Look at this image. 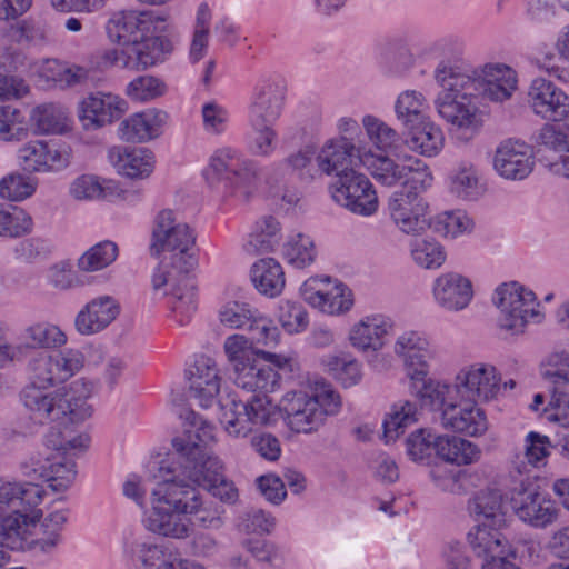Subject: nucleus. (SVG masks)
<instances>
[{
  "label": "nucleus",
  "mask_w": 569,
  "mask_h": 569,
  "mask_svg": "<svg viewBox=\"0 0 569 569\" xmlns=\"http://www.w3.org/2000/svg\"><path fill=\"white\" fill-rule=\"evenodd\" d=\"M328 370L345 387L356 385L361 378L360 365L348 355L332 356L327 360Z\"/></svg>",
  "instance_id": "obj_57"
},
{
  "label": "nucleus",
  "mask_w": 569,
  "mask_h": 569,
  "mask_svg": "<svg viewBox=\"0 0 569 569\" xmlns=\"http://www.w3.org/2000/svg\"><path fill=\"white\" fill-rule=\"evenodd\" d=\"M204 177L210 184L226 180L241 199H247L256 186V172L251 163L231 148H221L213 153Z\"/></svg>",
  "instance_id": "obj_9"
},
{
  "label": "nucleus",
  "mask_w": 569,
  "mask_h": 569,
  "mask_svg": "<svg viewBox=\"0 0 569 569\" xmlns=\"http://www.w3.org/2000/svg\"><path fill=\"white\" fill-rule=\"evenodd\" d=\"M417 406L410 401L395 405L383 422L385 437L388 440L398 438L406 427L417 421Z\"/></svg>",
  "instance_id": "obj_49"
},
{
  "label": "nucleus",
  "mask_w": 569,
  "mask_h": 569,
  "mask_svg": "<svg viewBox=\"0 0 569 569\" xmlns=\"http://www.w3.org/2000/svg\"><path fill=\"white\" fill-rule=\"evenodd\" d=\"M283 254L293 267L305 268L313 262L316 251L309 237L298 234L284 246Z\"/></svg>",
  "instance_id": "obj_58"
},
{
  "label": "nucleus",
  "mask_w": 569,
  "mask_h": 569,
  "mask_svg": "<svg viewBox=\"0 0 569 569\" xmlns=\"http://www.w3.org/2000/svg\"><path fill=\"white\" fill-rule=\"evenodd\" d=\"M119 302L110 296H101L88 302L76 318L80 333L93 335L106 329L120 315Z\"/></svg>",
  "instance_id": "obj_27"
},
{
  "label": "nucleus",
  "mask_w": 569,
  "mask_h": 569,
  "mask_svg": "<svg viewBox=\"0 0 569 569\" xmlns=\"http://www.w3.org/2000/svg\"><path fill=\"white\" fill-rule=\"evenodd\" d=\"M445 429L470 437L482 436L488 430V419L476 401L462 398L448 403L441 415Z\"/></svg>",
  "instance_id": "obj_20"
},
{
  "label": "nucleus",
  "mask_w": 569,
  "mask_h": 569,
  "mask_svg": "<svg viewBox=\"0 0 569 569\" xmlns=\"http://www.w3.org/2000/svg\"><path fill=\"white\" fill-rule=\"evenodd\" d=\"M507 501L499 489L487 488L475 497V512L485 517L486 521L501 525L506 513Z\"/></svg>",
  "instance_id": "obj_47"
},
{
  "label": "nucleus",
  "mask_w": 569,
  "mask_h": 569,
  "mask_svg": "<svg viewBox=\"0 0 569 569\" xmlns=\"http://www.w3.org/2000/svg\"><path fill=\"white\" fill-rule=\"evenodd\" d=\"M528 103L537 116L549 121H561L569 116L568 94L545 78H537L531 82Z\"/></svg>",
  "instance_id": "obj_19"
},
{
  "label": "nucleus",
  "mask_w": 569,
  "mask_h": 569,
  "mask_svg": "<svg viewBox=\"0 0 569 569\" xmlns=\"http://www.w3.org/2000/svg\"><path fill=\"white\" fill-rule=\"evenodd\" d=\"M166 120L167 113L154 109L134 113L120 123V137L131 142L151 140L158 137Z\"/></svg>",
  "instance_id": "obj_33"
},
{
  "label": "nucleus",
  "mask_w": 569,
  "mask_h": 569,
  "mask_svg": "<svg viewBox=\"0 0 569 569\" xmlns=\"http://www.w3.org/2000/svg\"><path fill=\"white\" fill-rule=\"evenodd\" d=\"M97 390V383L92 379L80 377L73 381V423L90 418L93 407L89 400Z\"/></svg>",
  "instance_id": "obj_54"
},
{
  "label": "nucleus",
  "mask_w": 569,
  "mask_h": 569,
  "mask_svg": "<svg viewBox=\"0 0 569 569\" xmlns=\"http://www.w3.org/2000/svg\"><path fill=\"white\" fill-rule=\"evenodd\" d=\"M108 159L120 174L130 179H147L156 168V157L147 148L114 146L108 150Z\"/></svg>",
  "instance_id": "obj_24"
},
{
  "label": "nucleus",
  "mask_w": 569,
  "mask_h": 569,
  "mask_svg": "<svg viewBox=\"0 0 569 569\" xmlns=\"http://www.w3.org/2000/svg\"><path fill=\"white\" fill-rule=\"evenodd\" d=\"M498 306L501 309V326L508 330H520L530 321H539L541 315L535 293L516 282L505 283L497 289Z\"/></svg>",
  "instance_id": "obj_13"
},
{
  "label": "nucleus",
  "mask_w": 569,
  "mask_h": 569,
  "mask_svg": "<svg viewBox=\"0 0 569 569\" xmlns=\"http://www.w3.org/2000/svg\"><path fill=\"white\" fill-rule=\"evenodd\" d=\"M159 56L157 39H137L120 52L113 51L108 59L112 64H118L131 70H143L153 66Z\"/></svg>",
  "instance_id": "obj_34"
},
{
  "label": "nucleus",
  "mask_w": 569,
  "mask_h": 569,
  "mask_svg": "<svg viewBox=\"0 0 569 569\" xmlns=\"http://www.w3.org/2000/svg\"><path fill=\"white\" fill-rule=\"evenodd\" d=\"M408 128L406 143L410 149L428 157L435 156L441 150L445 141L443 133L435 123L423 119Z\"/></svg>",
  "instance_id": "obj_42"
},
{
  "label": "nucleus",
  "mask_w": 569,
  "mask_h": 569,
  "mask_svg": "<svg viewBox=\"0 0 569 569\" xmlns=\"http://www.w3.org/2000/svg\"><path fill=\"white\" fill-rule=\"evenodd\" d=\"M42 500V490L36 483L22 487L16 482L0 480V546L9 549L29 548L41 551L51 550L58 542V536L43 538L44 526L39 517L29 518L14 512L4 516L6 508L24 503L37 505Z\"/></svg>",
  "instance_id": "obj_2"
},
{
  "label": "nucleus",
  "mask_w": 569,
  "mask_h": 569,
  "mask_svg": "<svg viewBox=\"0 0 569 569\" xmlns=\"http://www.w3.org/2000/svg\"><path fill=\"white\" fill-rule=\"evenodd\" d=\"M396 352L406 363L407 375L413 381H420L428 373L427 359L435 356L427 337L418 331H408L401 335L396 343Z\"/></svg>",
  "instance_id": "obj_21"
},
{
  "label": "nucleus",
  "mask_w": 569,
  "mask_h": 569,
  "mask_svg": "<svg viewBox=\"0 0 569 569\" xmlns=\"http://www.w3.org/2000/svg\"><path fill=\"white\" fill-rule=\"evenodd\" d=\"M541 373L553 386L550 403L557 408L569 407V355H551Z\"/></svg>",
  "instance_id": "obj_37"
},
{
  "label": "nucleus",
  "mask_w": 569,
  "mask_h": 569,
  "mask_svg": "<svg viewBox=\"0 0 569 569\" xmlns=\"http://www.w3.org/2000/svg\"><path fill=\"white\" fill-rule=\"evenodd\" d=\"M251 278L256 288L269 297L280 295L286 284L282 267L273 258H263L257 261L252 267Z\"/></svg>",
  "instance_id": "obj_43"
},
{
  "label": "nucleus",
  "mask_w": 569,
  "mask_h": 569,
  "mask_svg": "<svg viewBox=\"0 0 569 569\" xmlns=\"http://www.w3.org/2000/svg\"><path fill=\"white\" fill-rule=\"evenodd\" d=\"M20 166L29 172H48L61 170L69 164L66 151L42 140L24 143L18 151Z\"/></svg>",
  "instance_id": "obj_22"
},
{
  "label": "nucleus",
  "mask_w": 569,
  "mask_h": 569,
  "mask_svg": "<svg viewBox=\"0 0 569 569\" xmlns=\"http://www.w3.org/2000/svg\"><path fill=\"white\" fill-rule=\"evenodd\" d=\"M166 84L152 76H141L132 80L126 90L129 98L136 101H149L162 96Z\"/></svg>",
  "instance_id": "obj_61"
},
{
  "label": "nucleus",
  "mask_w": 569,
  "mask_h": 569,
  "mask_svg": "<svg viewBox=\"0 0 569 569\" xmlns=\"http://www.w3.org/2000/svg\"><path fill=\"white\" fill-rule=\"evenodd\" d=\"M212 12L208 3L199 6L193 24L192 40L190 44V59L198 62L207 52L209 46L210 24Z\"/></svg>",
  "instance_id": "obj_48"
},
{
  "label": "nucleus",
  "mask_w": 569,
  "mask_h": 569,
  "mask_svg": "<svg viewBox=\"0 0 569 569\" xmlns=\"http://www.w3.org/2000/svg\"><path fill=\"white\" fill-rule=\"evenodd\" d=\"M428 104L422 93L408 90L398 97L396 102V112L399 119H402L408 127L425 119V111Z\"/></svg>",
  "instance_id": "obj_52"
},
{
  "label": "nucleus",
  "mask_w": 569,
  "mask_h": 569,
  "mask_svg": "<svg viewBox=\"0 0 569 569\" xmlns=\"http://www.w3.org/2000/svg\"><path fill=\"white\" fill-rule=\"evenodd\" d=\"M247 329L250 333L249 340L253 346L273 348L280 341V332L273 321L254 311Z\"/></svg>",
  "instance_id": "obj_51"
},
{
  "label": "nucleus",
  "mask_w": 569,
  "mask_h": 569,
  "mask_svg": "<svg viewBox=\"0 0 569 569\" xmlns=\"http://www.w3.org/2000/svg\"><path fill=\"white\" fill-rule=\"evenodd\" d=\"M468 540L478 557L486 560L492 557H503L512 555L511 547L498 528L491 527L488 522H482L468 533Z\"/></svg>",
  "instance_id": "obj_35"
},
{
  "label": "nucleus",
  "mask_w": 569,
  "mask_h": 569,
  "mask_svg": "<svg viewBox=\"0 0 569 569\" xmlns=\"http://www.w3.org/2000/svg\"><path fill=\"white\" fill-rule=\"evenodd\" d=\"M433 296L437 302L449 310L466 308L472 296V286L469 279L455 272L439 276L433 286Z\"/></svg>",
  "instance_id": "obj_30"
},
{
  "label": "nucleus",
  "mask_w": 569,
  "mask_h": 569,
  "mask_svg": "<svg viewBox=\"0 0 569 569\" xmlns=\"http://www.w3.org/2000/svg\"><path fill=\"white\" fill-rule=\"evenodd\" d=\"M217 442L214 427L193 411L186 417L182 437H176L172 446L178 455L182 472L190 471L191 465H207L209 458H218L212 446Z\"/></svg>",
  "instance_id": "obj_8"
},
{
  "label": "nucleus",
  "mask_w": 569,
  "mask_h": 569,
  "mask_svg": "<svg viewBox=\"0 0 569 569\" xmlns=\"http://www.w3.org/2000/svg\"><path fill=\"white\" fill-rule=\"evenodd\" d=\"M501 390V378L493 366L473 365L457 376L456 391L472 401H489Z\"/></svg>",
  "instance_id": "obj_18"
},
{
  "label": "nucleus",
  "mask_w": 569,
  "mask_h": 569,
  "mask_svg": "<svg viewBox=\"0 0 569 569\" xmlns=\"http://www.w3.org/2000/svg\"><path fill=\"white\" fill-rule=\"evenodd\" d=\"M191 512L182 510H160L153 505V511L148 519V528L161 536L181 539L188 537L191 528Z\"/></svg>",
  "instance_id": "obj_40"
},
{
  "label": "nucleus",
  "mask_w": 569,
  "mask_h": 569,
  "mask_svg": "<svg viewBox=\"0 0 569 569\" xmlns=\"http://www.w3.org/2000/svg\"><path fill=\"white\" fill-rule=\"evenodd\" d=\"M284 104V88L274 82L259 84L249 107V121L274 123Z\"/></svg>",
  "instance_id": "obj_29"
},
{
  "label": "nucleus",
  "mask_w": 569,
  "mask_h": 569,
  "mask_svg": "<svg viewBox=\"0 0 569 569\" xmlns=\"http://www.w3.org/2000/svg\"><path fill=\"white\" fill-rule=\"evenodd\" d=\"M30 123L38 134H62L69 129L68 108L53 102L38 104L30 112Z\"/></svg>",
  "instance_id": "obj_39"
},
{
  "label": "nucleus",
  "mask_w": 569,
  "mask_h": 569,
  "mask_svg": "<svg viewBox=\"0 0 569 569\" xmlns=\"http://www.w3.org/2000/svg\"><path fill=\"white\" fill-rule=\"evenodd\" d=\"M190 392L203 408L214 402L220 390L218 369L209 358L198 359L189 369Z\"/></svg>",
  "instance_id": "obj_31"
},
{
  "label": "nucleus",
  "mask_w": 569,
  "mask_h": 569,
  "mask_svg": "<svg viewBox=\"0 0 569 569\" xmlns=\"http://www.w3.org/2000/svg\"><path fill=\"white\" fill-rule=\"evenodd\" d=\"M147 11H121L112 16L107 24L109 38L123 48L142 37L147 24Z\"/></svg>",
  "instance_id": "obj_36"
},
{
  "label": "nucleus",
  "mask_w": 569,
  "mask_h": 569,
  "mask_svg": "<svg viewBox=\"0 0 569 569\" xmlns=\"http://www.w3.org/2000/svg\"><path fill=\"white\" fill-rule=\"evenodd\" d=\"M70 441L62 437V431L52 428L46 438V443L42 450L31 457V468L33 472L43 478L49 487L58 489L63 487L68 488V483H56L59 479H64V475L69 472V448ZM66 482H69L66 480Z\"/></svg>",
  "instance_id": "obj_12"
},
{
  "label": "nucleus",
  "mask_w": 569,
  "mask_h": 569,
  "mask_svg": "<svg viewBox=\"0 0 569 569\" xmlns=\"http://www.w3.org/2000/svg\"><path fill=\"white\" fill-rule=\"evenodd\" d=\"M435 228L445 237H457L470 232L473 221L462 211L442 212L437 217Z\"/></svg>",
  "instance_id": "obj_62"
},
{
  "label": "nucleus",
  "mask_w": 569,
  "mask_h": 569,
  "mask_svg": "<svg viewBox=\"0 0 569 569\" xmlns=\"http://www.w3.org/2000/svg\"><path fill=\"white\" fill-rule=\"evenodd\" d=\"M279 367L260 358L248 369L236 376V383L247 390L274 391L280 382Z\"/></svg>",
  "instance_id": "obj_41"
},
{
  "label": "nucleus",
  "mask_w": 569,
  "mask_h": 569,
  "mask_svg": "<svg viewBox=\"0 0 569 569\" xmlns=\"http://www.w3.org/2000/svg\"><path fill=\"white\" fill-rule=\"evenodd\" d=\"M531 148L520 141L508 140L501 143L495 157V168L507 179H523L532 170Z\"/></svg>",
  "instance_id": "obj_25"
},
{
  "label": "nucleus",
  "mask_w": 569,
  "mask_h": 569,
  "mask_svg": "<svg viewBox=\"0 0 569 569\" xmlns=\"http://www.w3.org/2000/svg\"><path fill=\"white\" fill-rule=\"evenodd\" d=\"M437 456L447 462L466 466L477 462L481 457V450L468 440L455 436H440Z\"/></svg>",
  "instance_id": "obj_44"
},
{
  "label": "nucleus",
  "mask_w": 569,
  "mask_h": 569,
  "mask_svg": "<svg viewBox=\"0 0 569 569\" xmlns=\"http://www.w3.org/2000/svg\"><path fill=\"white\" fill-rule=\"evenodd\" d=\"M335 201L353 213L370 216L378 209L377 192L367 176L358 171L347 172L330 187Z\"/></svg>",
  "instance_id": "obj_15"
},
{
  "label": "nucleus",
  "mask_w": 569,
  "mask_h": 569,
  "mask_svg": "<svg viewBox=\"0 0 569 569\" xmlns=\"http://www.w3.org/2000/svg\"><path fill=\"white\" fill-rule=\"evenodd\" d=\"M69 361H53L50 357H42L33 363V380L22 392L24 406L39 419L60 420L71 412V399L66 387L53 392L48 391V386L56 381H64L69 378Z\"/></svg>",
  "instance_id": "obj_3"
},
{
  "label": "nucleus",
  "mask_w": 569,
  "mask_h": 569,
  "mask_svg": "<svg viewBox=\"0 0 569 569\" xmlns=\"http://www.w3.org/2000/svg\"><path fill=\"white\" fill-rule=\"evenodd\" d=\"M340 406V396L323 381L315 382L308 391L288 392L282 399L290 429L305 433L318 430Z\"/></svg>",
  "instance_id": "obj_5"
},
{
  "label": "nucleus",
  "mask_w": 569,
  "mask_h": 569,
  "mask_svg": "<svg viewBox=\"0 0 569 569\" xmlns=\"http://www.w3.org/2000/svg\"><path fill=\"white\" fill-rule=\"evenodd\" d=\"M33 221L29 213L20 208L4 210L0 208V236L17 238L31 232Z\"/></svg>",
  "instance_id": "obj_53"
},
{
  "label": "nucleus",
  "mask_w": 569,
  "mask_h": 569,
  "mask_svg": "<svg viewBox=\"0 0 569 569\" xmlns=\"http://www.w3.org/2000/svg\"><path fill=\"white\" fill-rule=\"evenodd\" d=\"M28 133L23 112L11 104L0 106V139L18 141L27 138Z\"/></svg>",
  "instance_id": "obj_50"
},
{
  "label": "nucleus",
  "mask_w": 569,
  "mask_h": 569,
  "mask_svg": "<svg viewBox=\"0 0 569 569\" xmlns=\"http://www.w3.org/2000/svg\"><path fill=\"white\" fill-rule=\"evenodd\" d=\"M302 292L310 306L328 315L345 313L353 306L351 290L341 282H332L329 278L306 282Z\"/></svg>",
  "instance_id": "obj_17"
},
{
  "label": "nucleus",
  "mask_w": 569,
  "mask_h": 569,
  "mask_svg": "<svg viewBox=\"0 0 569 569\" xmlns=\"http://www.w3.org/2000/svg\"><path fill=\"white\" fill-rule=\"evenodd\" d=\"M118 254V246L110 240H104L92 246L78 259V268L84 272L100 271L112 264Z\"/></svg>",
  "instance_id": "obj_46"
},
{
  "label": "nucleus",
  "mask_w": 569,
  "mask_h": 569,
  "mask_svg": "<svg viewBox=\"0 0 569 569\" xmlns=\"http://www.w3.org/2000/svg\"><path fill=\"white\" fill-rule=\"evenodd\" d=\"M436 79L442 91L437 100V109L452 129L476 131L482 123L481 113L473 103L477 82L471 76L457 68L441 66Z\"/></svg>",
  "instance_id": "obj_4"
},
{
  "label": "nucleus",
  "mask_w": 569,
  "mask_h": 569,
  "mask_svg": "<svg viewBox=\"0 0 569 569\" xmlns=\"http://www.w3.org/2000/svg\"><path fill=\"white\" fill-rule=\"evenodd\" d=\"M219 421L232 438H246L256 427L268 426L277 421L279 409L264 393L253 395L247 400L229 393L219 401Z\"/></svg>",
  "instance_id": "obj_6"
},
{
  "label": "nucleus",
  "mask_w": 569,
  "mask_h": 569,
  "mask_svg": "<svg viewBox=\"0 0 569 569\" xmlns=\"http://www.w3.org/2000/svg\"><path fill=\"white\" fill-rule=\"evenodd\" d=\"M359 160L376 180L386 186H395L405 180L403 186L419 184L421 190H426L432 182L427 164L411 156L391 159L386 156L366 154L359 157Z\"/></svg>",
  "instance_id": "obj_7"
},
{
  "label": "nucleus",
  "mask_w": 569,
  "mask_h": 569,
  "mask_svg": "<svg viewBox=\"0 0 569 569\" xmlns=\"http://www.w3.org/2000/svg\"><path fill=\"white\" fill-rule=\"evenodd\" d=\"M419 184L403 186L389 200V212L398 228L418 234L429 227V204L421 196Z\"/></svg>",
  "instance_id": "obj_11"
},
{
  "label": "nucleus",
  "mask_w": 569,
  "mask_h": 569,
  "mask_svg": "<svg viewBox=\"0 0 569 569\" xmlns=\"http://www.w3.org/2000/svg\"><path fill=\"white\" fill-rule=\"evenodd\" d=\"M152 503L160 510H182L194 513L203 525L219 521L217 511L203 507L200 492L192 486L177 479H164L153 491Z\"/></svg>",
  "instance_id": "obj_10"
},
{
  "label": "nucleus",
  "mask_w": 569,
  "mask_h": 569,
  "mask_svg": "<svg viewBox=\"0 0 569 569\" xmlns=\"http://www.w3.org/2000/svg\"><path fill=\"white\" fill-rule=\"evenodd\" d=\"M150 251L153 256L167 253L152 276V287L159 290L170 286L171 310L181 326L187 325L197 310V288L191 276L198 263L196 234L189 224L177 221L171 210H161L154 219Z\"/></svg>",
  "instance_id": "obj_1"
},
{
  "label": "nucleus",
  "mask_w": 569,
  "mask_h": 569,
  "mask_svg": "<svg viewBox=\"0 0 569 569\" xmlns=\"http://www.w3.org/2000/svg\"><path fill=\"white\" fill-rule=\"evenodd\" d=\"M390 329L389 322L379 315L367 316L353 325L349 333L351 345L360 350H377Z\"/></svg>",
  "instance_id": "obj_38"
},
{
  "label": "nucleus",
  "mask_w": 569,
  "mask_h": 569,
  "mask_svg": "<svg viewBox=\"0 0 569 569\" xmlns=\"http://www.w3.org/2000/svg\"><path fill=\"white\" fill-rule=\"evenodd\" d=\"M440 436L431 430L420 429L408 439V452L415 460L429 458L432 452L437 455V445Z\"/></svg>",
  "instance_id": "obj_64"
},
{
  "label": "nucleus",
  "mask_w": 569,
  "mask_h": 569,
  "mask_svg": "<svg viewBox=\"0 0 569 569\" xmlns=\"http://www.w3.org/2000/svg\"><path fill=\"white\" fill-rule=\"evenodd\" d=\"M252 136L250 140V150L257 156H269L276 149L277 132L270 122H260L257 124L254 121H249Z\"/></svg>",
  "instance_id": "obj_63"
},
{
  "label": "nucleus",
  "mask_w": 569,
  "mask_h": 569,
  "mask_svg": "<svg viewBox=\"0 0 569 569\" xmlns=\"http://www.w3.org/2000/svg\"><path fill=\"white\" fill-rule=\"evenodd\" d=\"M477 92L493 101L509 99L517 88V74L506 64L489 63L477 78Z\"/></svg>",
  "instance_id": "obj_28"
},
{
  "label": "nucleus",
  "mask_w": 569,
  "mask_h": 569,
  "mask_svg": "<svg viewBox=\"0 0 569 569\" xmlns=\"http://www.w3.org/2000/svg\"><path fill=\"white\" fill-rule=\"evenodd\" d=\"M355 157L356 147L346 138H340L325 144L316 161L322 173H336L339 179L347 172L356 171L352 168Z\"/></svg>",
  "instance_id": "obj_32"
},
{
  "label": "nucleus",
  "mask_w": 569,
  "mask_h": 569,
  "mask_svg": "<svg viewBox=\"0 0 569 569\" xmlns=\"http://www.w3.org/2000/svg\"><path fill=\"white\" fill-rule=\"evenodd\" d=\"M182 475L222 501L231 502L238 497L233 483L224 478L223 466L219 458H209L207 465H201L199 468L197 463L191 465L190 471Z\"/></svg>",
  "instance_id": "obj_26"
},
{
  "label": "nucleus",
  "mask_w": 569,
  "mask_h": 569,
  "mask_svg": "<svg viewBox=\"0 0 569 569\" xmlns=\"http://www.w3.org/2000/svg\"><path fill=\"white\" fill-rule=\"evenodd\" d=\"M223 349L236 376L248 369L257 358L273 362L279 368L289 363V359L283 355L254 348L249 338L242 335L228 337L223 343Z\"/></svg>",
  "instance_id": "obj_23"
},
{
  "label": "nucleus",
  "mask_w": 569,
  "mask_h": 569,
  "mask_svg": "<svg viewBox=\"0 0 569 569\" xmlns=\"http://www.w3.org/2000/svg\"><path fill=\"white\" fill-rule=\"evenodd\" d=\"M550 448L551 445L547 436L531 431L525 439L523 458L531 467H543L550 455Z\"/></svg>",
  "instance_id": "obj_59"
},
{
  "label": "nucleus",
  "mask_w": 569,
  "mask_h": 569,
  "mask_svg": "<svg viewBox=\"0 0 569 569\" xmlns=\"http://www.w3.org/2000/svg\"><path fill=\"white\" fill-rule=\"evenodd\" d=\"M510 503L516 515L536 528H546L559 516V508L533 483L521 482L512 490Z\"/></svg>",
  "instance_id": "obj_14"
},
{
  "label": "nucleus",
  "mask_w": 569,
  "mask_h": 569,
  "mask_svg": "<svg viewBox=\"0 0 569 569\" xmlns=\"http://www.w3.org/2000/svg\"><path fill=\"white\" fill-rule=\"evenodd\" d=\"M128 103L113 93L97 92L84 98L78 107V118L86 130H96L120 119Z\"/></svg>",
  "instance_id": "obj_16"
},
{
  "label": "nucleus",
  "mask_w": 569,
  "mask_h": 569,
  "mask_svg": "<svg viewBox=\"0 0 569 569\" xmlns=\"http://www.w3.org/2000/svg\"><path fill=\"white\" fill-rule=\"evenodd\" d=\"M369 140L381 150L393 149L399 142V136L391 127L373 116L362 120Z\"/></svg>",
  "instance_id": "obj_56"
},
{
  "label": "nucleus",
  "mask_w": 569,
  "mask_h": 569,
  "mask_svg": "<svg viewBox=\"0 0 569 569\" xmlns=\"http://www.w3.org/2000/svg\"><path fill=\"white\" fill-rule=\"evenodd\" d=\"M278 321L289 333L303 331L308 326V315L303 307L291 301H282L279 305Z\"/></svg>",
  "instance_id": "obj_60"
},
{
  "label": "nucleus",
  "mask_w": 569,
  "mask_h": 569,
  "mask_svg": "<svg viewBox=\"0 0 569 569\" xmlns=\"http://www.w3.org/2000/svg\"><path fill=\"white\" fill-rule=\"evenodd\" d=\"M279 222L273 217H264L258 220L249 234L246 250L250 254L269 252L279 240Z\"/></svg>",
  "instance_id": "obj_45"
},
{
  "label": "nucleus",
  "mask_w": 569,
  "mask_h": 569,
  "mask_svg": "<svg viewBox=\"0 0 569 569\" xmlns=\"http://www.w3.org/2000/svg\"><path fill=\"white\" fill-rule=\"evenodd\" d=\"M37 183L21 173H10L0 181V197L10 201H21L33 194Z\"/></svg>",
  "instance_id": "obj_55"
}]
</instances>
